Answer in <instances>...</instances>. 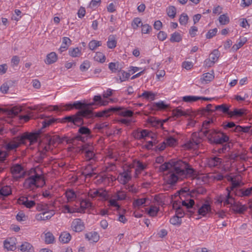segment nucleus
Listing matches in <instances>:
<instances>
[{"label": "nucleus", "instance_id": "obj_1", "mask_svg": "<svg viewBox=\"0 0 252 252\" xmlns=\"http://www.w3.org/2000/svg\"><path fill=\"white\" fill-rule=\"evenodd\" d=\"M172 164L173 168L164 177V180L168 184L173 185L180 179L196 175L195 170L186 161L179 159L178 162H173Z\"/></svg>", "mask_w": 252, "mask_h": 252}, {"label": "nucleus", "instance_id": "obj_2", "mask_svg": "<svg viewBox=\"0 0 252 252\" xmlns=\"http://www.w3.org/2000/svg\"><path fill=\"white\" fill-rule=\"evenodd\" d=\"M213 123L212 119L205 120L202 124L203 132L208 139L209 142L212 144H220L221 147L218 149L219 153H223L230 149V146L227 144H223L229 140V137L224 133L214 129H208L210 126Z\"/></svg>", "mask_w": 252, "mask_h": 252}, {"label": "nucleus", "instance_id": "obj_3", "mask_svg": "<svg viewBox=\"0 0 252 252\" xmlns=\"http://www.w3.org/2000/svg\"><path fill=\"white\" fill-rule=\"evenodd\" d=\"M93 116V113L91 109H84L78 111L75 114L67 116L63 120L64 122H69L78 126L84 124V118H90Z\"/></svg>", "mask_w": 252, "mask_h": 252}, {"label": "nucleus", "instance_id": "obj_4", "mask_svg": "<svg viewBox=\"0 0 252 252\" xmlns=\"http://www.w3.org/2000/svg\"><path fill=\"white\" fill-rule=\"evenodd\" d=\"M112 112H117L119 115L127 118H132L134 114V112L132 111L127 110L123 107H111L107 109L97 112L96 116L98 117H108L110 115V113Z\"/></svg>", "mask_w": 252, "mask_h": 252}, {"label": "nucleus", "instance_id": "obj_5", "mask_svg": "<svg viewBox=\"0 0 252 252\" xmlns=\"http://www.w3.org/2000/svg\"><path fill=\"white\" fill-rule=\"evenodd\" d=\"M45 182L42 175L35 173L27 178L24 183V187L28 189L33 190L45 185Z\"/></svg>", "mask_w": 252, "mask_h": 252}, {"label": "nucleus", "instance_id": "obj_6", "mask_svg": "<svg viewBox=\"0 0 252 252\" xmlns=\"http://www.w3.org/2000/svg\"><path fill=\"white\" fill-rule=\"evenodd\" d=\"M92 104H87L82 103L80 101H76L73 103H67L65 105L61 104L60 105H55L53 106V110L57 111H68L73 108L78 109L80 110H84L86 109H90L89 108V105H93Z\"/></svg>", "mask_w": 252, "mask_h": 252}, {"label": "nucleus", "instance_id": "obj_7", "mask_svg": "<svg viewBox=\"0 0 252 252\" xmlns=\"http://www.w3.org/2000/svg\"><path fill=\"white\" fill-rule=\"evenodd\" d=\"M65 139V137L61 138L58 135H47L45 140L46 145L43 148V150L47 152L51 149V146L55 147L57 145L63 142Z\"/></svg>", "mask_w": 252, "mask_h": 252}, {"label": "nucleus", "instance_id": "obj_8", "mask_svg": "<svg viewBox=\"0 0 252 252\" xmlns=\"http://www.w3.org/2000/svg\"><path fill=\"white\" fill-rule=\"evenodd\" d=\"M88 196L92 198L98 197L101 200L106 199L107 197V192L102 188L94 189H90L88 192Z\"/></svg>", "mask_w": 252, "mask_h": 252}, {"label": "nucleus", "instance_id": "obj_9", "mask_svg": "<svg viewBox=\"0 0 252 252\" xmlns=\"http://www.w3.org/2000/svg\"><path fill=\"white\" fill-rule=\"evenodd\" d=\"M91 134V130L87 127L80 126L78 130V134L75 136V139L77 140L85 142L87 139V137Z\"/></svg>", "mask_w": 252, "mask_h": 252}, {"label": "nucleus", "instance_id": "obj_10", "mask_svg": "<svg viewBox=\"0 0 252 252\" xmlns=\"http://www.w3.org/2000/svg\"><path fill=\"white\" fill-rule=\"evenodd\" d=\"M226 191V194L220 195L218 199V201L220 203H222L223 202L224 205L232 204V201L233 200V198L230 195V190L228 187L227 188Z\"/></svg>", "mask_w": 252, "mask_h": 252}, {"label": "nucleus", "instance_id": "obj_11", "mask_svg": "<svg viewBox=\"0 0 252 252\" xmlns=\"http://www.w3.org/2000/svg\"><path fill=\"white\" fill-rule=\"evenodd\" d=\"M71 228L74 232H81L85 228V224L80 219H74L71 222Z\"/></svg>", "mask_w": 252, "mask_h": 252}, {"label": "nucleus", "instance_id": "obj_12", "mask_svg": "<svg viewBox=\"0 0 252 252\" xmlns=\"http://www.w3.org/2000/svg\"><path fill=\"white\" fill-rule=\"evenodd\" d=\"M21 144H23V138L17 136L14 138L13 141L7 143L5 148L8 151L12 150L18 147Z\"/></svg>", "mask_w": 252, "mask_h": 252}, {"label": "nucleus", "instance_id": "obj_13", "mask_svg": "<svg viewBox=\"0 0 252 252\" xmlns=\"http://www.w3.org/2000/svg\"><path fill=\"white\" fill-rule=\"evenodd\" d=\"M80 150L82 153L85 154V156L87 160L93 159L95 157L94 152L92 150V147L87 144H84L82 145Z\"/></svg>", "mask_w": 252, "mask_h": 252}, {"label": "nucleus", "instance_id": "obj_14", "mask_svg": "<svg viewBox=\"0 0 252 252\" xmlns=\"http://www.w3.org/2000/svg\"><path fill=\"white\" fill-rule=\"evenodd\" d=\"M118 179L121 184L126 185L131 179V175L130 170L127 169L119 174Z\"/></svg>", "mask_w": 252, "mask_h": 252}, {"label": "nucleus", "instance_id": "obj_15", "mask_svg": "<svg viewBox=\"0 0 252 252\" xmlns=\"http://www.w3.org/2000/svg\"><path fill=\"white\" fill-rule=\"evenodd\" d=\"M233 211L237 214H242L247 210V207L245 205H242L241 203L232 201V204H230Z\"/></svg>", "mask_w": 252, "mask_h": 252}, {"label": "nucleus", "instance_id": "obj_16", "mask_svg": "<svg viewBox=\"0 0 252 252\" xmlns=\"http://www.w3.org/2000/svg\"><path fill=\"white\" fill-rule=\"evenodd\" d=\"M55 211L52 209L43 212L36 215V219L38 220H45L50 219L54 215Z\"/></svg>", "mask_w": 252, "mask_h": 252}, {"label": "nucleus", "instance_id": "obj_17", "mask_svg": "<svg viewBox=\"0 0 252 252\" xmlns=\"http://www.w3.org/2000/svg\"><path fill=\"white\" fill-rule=\"evenodd\" d=\"M182 206L186 207V208L189 210L188 211L190 214V215H192L195 213L196 208L194 206L195 203L193 199H187L185 200L182 201Z\"/></svg>", "mask_w": 252, "mask_h": 252}, {"label": "nucleus", "instance_id": "obj_18", "mask_svg": "<svg viewBox=\"0 0 252 252\" xmlns=\"http://www.w3.org/2000/svg\"><path fill=\"white\" fill-rule=\"evenodd\" d=\"M23 138V144L26 143V140H29L31 144L36 142L37 140L38 133H25L23 135L20 136Z\"/></svg>", "mask_w": 252, "mask_h": 252}, {"label": "nucleus", "instance_id": "obj_19", "mask_svg": "<svg viewBox=\"0 0 252 252\" xmlns=\"http://www.w3.org/2000/svg\"><path fill=\"white\" fill-rule=\"evenodd\" d=\"M222 162V159L214 156L208 158L207 164L210 167H219Z\"/></svg>", "mask_w": 252, "mask_h": 252}, {"label": "nucleus", "instance_id": "obj_20", "mask_svg": "<svg viewBox=\"0 0 252 252\" xmlns=\"http://www.w3.org/2000/svg\"><path fill=\"white\" fill-rule=\"evenodd\" d=\"M23 167L19 164H16L11 168V172L12 175L17 179L22 177L20 174L23 173Z\"/></svg>", "mask_w": 252, "mask_h": 252}, {"label": "nucleus", "instance_id": "obj_21", "mask_svg": "<svg viewBox=\"0 0 252 252\" xmlns=\"http://www.w3.org/2000/svg\"><path fill=\"white\" fill-rule=\"evenodd\" d=\"M20 204L24 205L28 208H31L35 205L34 201L29 200L27 197L21 196L18 200Z\"/></svg>", "mask_w": 252, "mask_h": 252}, {"label": "nucleus", "instance_id": "obj_22", "mask_svg": "<svg viewBox=\"0 0 252 252\" xmlns=\"http://www.w3.org/2000/svg\"><path fill=\"white\" fill-rule=\"evenodd\" d=\"M179 159H173L170 160L168 162H165L163 164H161L159 166V170L160 172H164L166 170H169V171L171 170V168H173V164L172 163L173 162H178Z\"/></svg>", "mask_w": 252, "mask_h": 252}, {"label": "nucleus", "instance_id": "obj_23", "mask_svg": "<svg viewBox=\"0 0 252 252\" xmlns=\"http://www.w3.org/2000/svg\"><path fill=\"white\" fill-rule=\"evenodd\" d=\"M211 211V207L209 204H203L197 210L199 215L205 216L206 215Z\"/></svg>", "mask_w": 252, "mask_h": 252}, {"label": "nucleus", "instance_id": "obj_24", "mask_svg": "<svg viewBox=\"0 0 252 252\" xmlns=\"http://www.w3.org/2000/svg\"><path fill=\"white\" fill-rule=\"evenodd\" d=\"M236 195L240 197L252 195V187L247 189H240L236 192Z\"/></svg>", "mask_w": 252, "mask_h": 252}, {"label": "nucleus", "instance_id": "obj_25", "mask_svg": "<svg viewBox=\"0 0 252 252\" xmlns=\"http://www.w3.org/2000/svg\"><path fill=\"white\" fill-rule=\"evenodd\" d=\"M233 131L237 133H250L252 134V128L251 126H237L233 129Z\"/></svg>", "mask_w": 252, "mask_h": 252}, {"label": "nucleus", "instance_id": "obj_26", "mask_svg": "<svg viewBox=\"0 0 252 252\" xmlns=\"http://www.w3.org/2000/svg\"><path fill=\"white\" fill-rule=\"evenodd\" d=\"M247 39L246 37H240L237 41L236 43L232 47L233 51H236L242 47L247 42Z\"/></svg>", "mask_w": 252, "mask_h": 252}, {"label": "nucleus", "instance_id": "obj_27", "mask_svg": "<svg viewBox=\"0 0 252 252\" xmlns=\"http://www.w3.org/2000/svg\"><path fill=\"white\" fill-rule=\"evenodd\" d=\"M201 139L198 138H194L192 135L191 139H190L187 144L186 146L190 149H195L200 143Z\"/></svg>", "mask_w": 252, "mask_h": 252}, {"label": "nucleus", "instance_id": "obj_28", "mask_svg": "<svg viewBox=\"0 0 252 252\" xmlns=\"http://www.w3.org/2000/svg\"><path fill=\"white\" fill-rule=\"evenodd\" d=\"M71 41L69 38L67 37H63V38L62 44L59 49L60 52L62 53L63 52L66 50L71 44Z\"/></svg>", "mask_w": 252, "mask_h": 252}, {"label": "nucleus", "instance_id": "obj_29", "mask_svg": "<svg viewBox=\"0 0 252 252\" xmlns=\"http://www.w3.org/2000/svg\"><path fill=\"white\" fill-rule=\"evenodd\" d=\"M4 248L8 251H13L15 249V242L12 238L6 239L3 243Z\"/></svg>", "mask_w": 252, "mask_h": 252}, {"label": "nucleus", "instance_id": "obj_30", "mask_svg": "<svg viewBox=\"0 0 252 252\" xmlns=\"http://www.w3.org/2000/svg\"><path fill=\"white\" fill-rule=\"evenodd\" d=\"M85 238L91 242H97L99 240V236L97 232L94 231L86 233Z\"/></svg>", "mask_w": 252, "mask_h": 252}, {"label": "nucleus", "instance_id": "obj_31", "mask_svg": "<svg viewBox=\"0 0 252 252\" xmlns=\"http://www.w3.org/2000/svg\"><path fill=\"white\" fill-rule=\"evenodd\" d=\"M156 94L152 92L144 91L141 94L138 95V97H143L147 100H154L155 99Z\"/></svg>", "mask_w": 252, "mask_h": 252}, {"label": "nucleus", "instance_id": "obj_32", "mask_svg": "<svg viewBox=\"0 0 252 252\" xmlns=\"http://www.w3.org/2000/svg\"><path fill=\"white\" fill-rule=\"evenodd\" d=\"M117 45V40L115 35H110L108 37L107 46L109 49L114 48Z\"/></svg>", "mask_w": 252, "mask_h": 252}, {"label": "nucleus", "instance_id": "obj_33", "mask_svg": "<svg viewBox=\"0 0 252 252\" xmlns=\"http://www.w3.org/2000/svg\"><path fill=\"white\" fill-rule=\"evenodd\" d=\"M71 235L69 233L63 232L61 234L59 237V240L61 242L65 244L68 243L71 240Z\"/></svg>", "mask_w": 252, "mask_h": 252}, {"label": "nucleus", "instance_id": "obj_34", "mask_svg": "<svg viewBox=\"0 0 252 252\" xmlns=\"http://www.w3.org/2000/svg\"><path fill=\"white\" fill-rule=\"evenodd\" d=\"M57 60V56L55 52H51L48 54L45 62L47 64H52L54 63Z\"/></svg>", "mask_w": 252, "mask_h": 252}, {"label": "nucleus", "instance_id": "obj_35", "mask_svg": "<svg viewBox=\"0 0 252 252\" xmlns=\"http://www.w3.org/2000/svg\"><path fill=\"white\" fill-rule=\"evenodd\" d=\"M11 193V190L9 186H4L0 189V197H6Z\"/></svg>", "mask_w": 252, "mask_h": 252}, {"label": "nucleus", "instance_id": "obj_36", "mask_svg": "<svg viewBox=\"0 0 252 252\" xmlns=\"http://www.w3.org/2000/svg\"><path fill=\"white\" fill-rule=\"evenodd\" d=\"M215 110L220 111L224 114H227L229 115V107L225 104L214 106Z\"/></svg>", "mask_w": 252, "mask_h": 252}, {"label": "nucleus", "instance_id": "obj_37", "mask_svg": "<svg viewBox=\"0 0 252 252\" xmlns=\"http://www.w3.org/2000/svg\"><path fill=\"white\" fill-rule=\"evenodd\" d=\"M65 196L68 201L74 200L77 197L75 192L72 189H68L66 191Z\"/></svg>", "mask_w": 252, "mask_h": 252}, {"label": "nucleus", "instance_id": "obj_38", "mask_svg": "<svg viewBox=\"0 0 252 252\" xmlns=\"http://www.w3.org/2000/svg\"><path fill=\"white\" fill-rule=\"evenodd\" d=\"M150 135V132L147 129H143L140 132H137L135 135V138L141 140L147 137H149Z\"/></svg>", "mask_w": 252, "mask_h": 252}, {"label": "nucleus", "instance_id": "obj_39", "mask_svg": "<svg viewBox=\"0 0 252 252\" xmlns=\"http://www.w3.org/2000/svg\"><path fill=\"white\" fill-rule=\"evenodd\" d=\"M80 208L82 211L92 207V203L87 199H82L80 202Z\"/></svg>", "mask_w": 252, "mask_h": 252}, {"label": "nucleus", "instance_id": "obj_40", "mask_svg": "<svg viewBox=\"0 0 252 252\" xmlns=\"http://www.w3.org/2000/svg\"><path fill=\"white\" fill-rule=\"evenodd\" d=\"M245 110L243 109H235L233 111H230L229 113V116L241 117L246 114Z\"/></svg>", "mask_w": 252, "mask_h": 252}, {"label": "nucleus", "instance_id": "obj_41", "mask_svg": "<svg viewBox=\"0 0 252 252\" xmlns=\"http://www.w3.org/2000/svg\"><path fill=\"white\" fill-rule=\"evenodd\" d=\"M20 250L22 252H32L33 248L29 243L24 242L20 246Z\"/></svg>", "mask_w": 252, "mask_h": 252}, {"label": "nucleus", "instance_id": "obj_42", "mask_svg": "<svg viewBox=\"0 0 252 252\" xmlns=\"http://www.w3.org/2000/svg\"><path fill=\"white\" fill-rule=\"evenodd\" d=\"M130 76V74L129 73L124 70L119 71L118 76L119 77L121 83L127 80L129 78Z\"/></svg>", "mask_w": 252, "mask_h": 252}, {"label": "nucleus", "instance_id": "obj_43", "mask_svg": "<svg viewBox=\"0 0 252 252\" xmlns=\"http://www.w3.org/2000/svg\"><path fill=\"white\" fill-rule=\"evenodd\" d=\"M141 25H143L142 23L141 20L139 17L134 18L131 22V27L134 30H137V29L141 27Z\"/></svg>", "mask_w": 252, "mask_h": 252}, {"label": "nucleus", "instance_id": "obj_44", "mask_svg": "<svg viewBox=\"0 0 252 252\" xmlns=\"http://www.w3.org/2000/svg\"><path fill=\"white\" fill-rule=\"evenodd\" d=\"M45 242L46 244H53L55 241V237L50 232L45 233Z\"/></svg>", "mask_w": 252, "mask_h": 252}, {"label": "nucleus", "instance_id": "obj_45", "mask_svg": "<svg viewBox=\"0 0 252 252\" xmlns=\"http://www.w3.org/2000/svg\"><path fill=\"white\" fill-rule=\"evenodd\" d=\"M214 78V75L213 73L208 72L203 74L201 79L205 82V83H208L212 81Z\"/></svg>", "mask_w": 252, "mask_h": 252}, {"label": "nucleus", "instance_id": "obj_46", "mask_svg": "<svg viewBox=\"0 0 252 252\" xmlns=\"http://www.w3.org/2000/svg\"><path fill=\"white\" fill-rule=\"evenodd\" d=\"M148 200L147 198H139L134 200L133 202V206L136 207H140L142 205L146 203L147 200Z\"/></svg>", "mask_w": 252, "mask_h": 252}, {"label": "nucleus", "instance_id": "obj_47", "mask_svg": "<svg viewBox=\"0 0 252 252\" xmlns=\"http://www.w3.org/2000/svg\"><path fill=\"white\" fill-rule=\"evenodd\" d=\"M102 45L101 41L93 40L89 43V48L91 50H95L97 47Z\"/></svg>", "mask_w": 252, "mask_h": 252}, {"label": "nucleus", "instance_id": "obj_48", "mask_svg": "<svg viewBox=\"0 0 252 252\" xmlns=\"http://www.w3.org/2000/svg\"><path fill=\"white\" fill-rule=\"evenodd\" d=\"M199 96L187 95L183 97L182 100L186 102L191 103L199 100Z\"/></svg>", "mask_w": 252, "mask_h": 252}, {"label": "nucleus", "instance_id": "obj_49", "mask_svg": "<svg viewBox=\"0 0 252 252\" xmlns=\"http://www.w3.org/2000/svg\"><path fill=\"white\" fill-rule=\"evenodd\" d=\"M68 54L72 57H77L81 55V50L78 47L70 48L69 50Z\"/></svg>", "mask_w": 252, "mask_h": 252}, {"label": "nucleus", "instance_id": "obj_50", "mask_svg": "<svg viewBox=\"0 0 252 252\" xmlns=\"http://www.w3.org/2000/svg\"><path fill=\"white\" fill-rule=\"evenodd\" d=\"M220 56L219 51L217 50H214L213 52L210 54L209 59L214 63L218 59Z\"/></svg>", "mask_w": 252, "mask_h": 252}, {"label": "nucleus", "instance_id": "obj_51", "mask_svg": "<svg viewBox=\"0 0 252 252\" xmlns=\"http://www.w3.org/2000/svg\"><path fill=\"white\" fill-rule=\"evenodd\" d=\"M182 40V37L179 32H175L171 35L170 40L171 42H179Z\"/></svg>", "mask_w": 252, "mask_h": 252}, {"label": "nucleus", "instance_id": "obj_52", "mask_svg": "<svg viewBox=\"0 0 252 252\" xmlns=\"http://www.w3.org/2000/svg\"><path fill=\"white\" fill-rule=\"evenodd\" d=\"M167 14L169 17L174 18L176 14V8L174 6H169L166 10Z\"/></svg>", "mask_w": 252, "mask_h": 252}, {"label": "nucleus", "instance_id": "obj_53", "mask_svg": "<svg viewBox=\"0 0 252 252\" xmlns=\"http://www.w3.org/2000/svg\"><path fill=\"white\" fill-rule=\"evenodd\" d=\"M105 56L101 52H98L95 53L94 60L95 61L103 63L105 61Z\"/></svg>", "mask_w": 252, "mask_h": 252}, {"label": "nucleus", "instance_id": "obj_54", "mask_svg": "<svg viewBox=\"0 0 252 252\" xmlns=\"http://www.w3.org/2000/svg\"><path fill=\"white\" fill-rule=\"evenodd\" d=\"M49 209V206L48 204L45 203H40L37 204L36 205V210L38 211H43L45 212L48 210Z\"/></svg>", "mask_w": 252, "mask_h": 252}, {"label": "nucleus", "instance_id": "obj_55", "mask_svg": "<svg viewBox=\"0 0 252 252\" xmlns=\"http://www.w3.org/2000/svg\"><path fill=\"white\" fill-rule=\"evenodd\" d=\"M170 222L174 225H180L182 223V219L178 216L174 215L170 219Z\"/></svg>", "mask_w": 252, "mask_h": 252}, {"label": "nucleus", "instance_id": "obj_56", "mask_svg": "<svg viewBox=\"0 0 252 252\" xmlns=\"http://www.w3.org/2000/svg\"><path fill=\"white\" fill-rule=\"evenodd\" d=\"M119 123L123 124L126 126H129L131 123L135 122L132 118H121L118 120Z\"/></svg>", "mask_w": 252, "mask_h": 252}, {"label": "nucleus", "instance_id": "obj_57", "mask_svg": "<svg viewBox=\"0 0 252 252\" xmlns=\"http://www.w3.org/2000/svg\"><path fill=\"white\" fill-rule=\"evenodd\" d=\"M141 32L143 34H149L152 30V28L149 24L141 25Z\"/></svg>", "mask_w": 252, "mask_h": 252}, {"label": "nucleus", "instance_id": "obj_58", "mask_svg": "<svg viewBox=\"0 0 252 252\" xmlns=\"http://www.w3.org/2000/svg\"><path fill=\"white\" fill-rule=\"evenodd\" d=\"M219 22L221 25H226L229 22V18L226 14L221 15L219 18Z\"/></svg>", "mask_w": 252, "mask_h": 252}, {"label": "nucleus", "instance_id": "obj_59", "mask_svg": "<svg viewBox=\"0 0 252 252\" xmlns=\"http://www.w3.org/2000/svg\"><path fill=\"white\" fill-rule=\"evenodd\" d=\"M114 197H116L117 200H123L126 198V194L125 191L119 190L118 191L116 195H114Z\"/></svg>", "mask_w": 252, "mask_h": 252}, {"label": "nucleus", "instance_id": "obj_60", "mask_svg": "<svg viewBox=\"0 0 252 252\" xmlns=\"http://www.w3.org/2000/svg\"><path fill=\"white\" fill-rule=\"evenodd\" d=\"M55 122V120L53 119L47 118L44 120L42 122V127L41 128H44L49 126L51 124Z\"/></svg>", "mask_w": 252, "mask_h": 252}, {"label": "nucleus", "instance_id": "obj_61", "mask_svg": "<svg viewBox=\"0 0 252 252\" xmlns=\"http://www.w3.org/2000/svg\"><path fill=\"white\" fill-rule=\"evenodd\" d=\"M189 17L186 14L183 13L179 18V22L181 25H185L188 23Z\"/></svg>", "mask_w": 252, "mask_h": 252}, {"label": "nucleus", "instance_id": "obj_62", "mask_svg": "<svg viewBox=\"0 0 252 252\" xmlns=\"http://www.w3.org/2000/svg\"><path fill=\"white\" fill-rule=\"evenodd\" d=\"M173 114L174 116L176 117H180L181 116H185L186 115V112H185L182 109L179 108L174 109L173 111Z\"/></svg>", "mask_w": 252, "mask_h": 252}, {"label": "nucleus", "instance_id": "obj_63", "mask_svg": "<svg viewBox=\"0 0 252 252\" xmlns=\"http://www.w3.org/2000/svg\"><path fill=\"white\" fill-rule=\"evenodd\" d=\"M158 208L156 206H151L148 211V214L152 217L157 216L158 211Z\"/></svg>", "mask_w": 252, "mask_h": 252}, {"label": "nucleus", "instance_id": "obj_64", "mask_svg": "<svg viewBox=\"0 0 252 252\" xmlns=\"http://www.w3.org/2000/svg\"><path fill=\"white\" fill-rule=\"evenodd\" d=\"M177 140L172 137H169L166 139L165 144L169 146H173L176 145Z\"/></svg>", "mask_w": 252, "mask_h": 252}]
</instances>
